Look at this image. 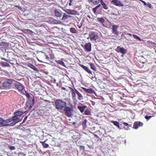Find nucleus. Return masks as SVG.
<instances>
[{
  "label": "nucleus",
  "instance_id": "obj_1",
  "mask_svg": "<svg viewBox=\"0 0 156 156\" xmlns=\"http://www.w3.org/2000/svg\"><path fill=\"white\" fill-rule=\"evenodd\" d=\"M55 105L57 109L59 110H62L66 106V103L60 99L56 100Z\"/></svg>",
  "mask_w": 156,
  "mask_h": 156
},
{
  "label": "nucleus",
  "instance_id": "obj_2",
  "mask_svg": "<svg viewBox=\"0 0 156 156\" xmlns=\"http://www.w3.org/2000/svg\"><path fill=\"white\" fill-rule=\"evenodd\" d=\"M15 82V81L11 79H8L2 83L3 87L4 89H9L12 86H13V83Z\"/></svg>",
  "mask_w": 156,
  "mask_h": 156
},
{
  "label": "nucleus",
  "instance_id": "obj_3",
  "mask_svg": "<svg viewBox=\"0 0 156 156\" xmlns=\"http://www.w3.org/2000/svg\"><path fill=\"white\" fill-rule=\"evenodd\" d=\"M12 122L9 124V126H14L20 121V118L15 115L12 117Z\"/></svg>",
  "mask_w": 156,
  "mask_h": 156
},
{
  "label": "nucleus",
  "instance_id": "obj_4",
  "mask_svg": "<svg viewBox=\"0 0 156 156\" xmlns=\"http://www.w3.org/2000/svg\"><path fill=\"white\" fill-rule=\"evenodd\" d=\"M89 36L91 41H96L97 39L99 38L98 34L94 32H90Z\"/></svg>",
  "mask_w": 156,
  "mask_h": 156
},
{
  "label": "nucleus",
  "instance_id": "obj_5",
  "mask_svg": "<svg viewBox=\"0 0 156 156\" xmlns=\"http://www.w3.org/2000/svg\"><path fill=\"white\" fill-rule=\"evenodd\" d=\"M64 109V111L65 112L66 115L68 117H71L72 115L71 111L72 109L69 107L66 106Z\"/></svg>",
  "mask_w": 156,
  "mask_h": 156
},
{
  "label": "nucleus",
  "instance_id": "obj_6",
  "mask_svg": "<svg viewBox=\"0 0 156 156\" xmlns=\"http://www.w3.org/2000/svg\"><path fill=\"white\" fill-rule=\"evenodd\" d=\"M13 87L17 89L19 91H22L23 90V87L22 85L19 82L15 81L13 83L12 86Z\"/></svg>",
  "mask_w": 156,
  "mask_h": 156
},
{
  "label": "nucleus",
  "instance_id": "obj_7",
  "mask_svg": "<svg viewBox=\"0 0 156 156\" xmlns=\"http://www.w3.org/2000/svg\"><path fill=\"white\" fill-rule=\"evenodd\" d=\"M83 48L86 51L88 52H90L91 51V44L90 42L86 43Z\"/></svg>",
  "mask_w": 156,
  "mask_h": 156
},
{
  "label": "nucleus",
  "instance_id": "obj_8",
  "mask_svg": "<svg viewBox=\"0 0 156 156\" xmlns=\"http://www.w3.org/2000/svg\"><path fill=\"white\" fill-rule=\"evenodd\" d=\"M143 125V123L140 122H136L134 123L133 128L135 129H137L139 127L142 126Z\"/></svg>",
  "mask_w": 156,
  "mask_h": 156
},
{
  "label": "nucleus",
  "instance_id": "obj_9",
  "mask_svg": "<svg viewBox=\"0 0 156 156\" xmlns=\"http://www.w3.org/2000/svg\"><path fill=\"white\" fill-rule=\"evenodd\" d=\"M111 2L117 6L122 7L123 6L121 2L118 0H112Z\"/></svg>",
  "mask_w": 156,
  "mask_h": 156
},
{
  "label": "nucleus",
  "instance_id": "obj_10",
  "mask_svg": "<svg viewBox=\"0 0 156 156\" xmlns=\"http://www.w3.org/2000/svg\"><path fill=\"white\" fill-rule=\"evenodd\" d=\"M65 12L69 14H76L78 12L74 10L67 9L64 10Z\"/></svg>",
  "mask_w": 156,
  "mask_h": 156
},
{
  "label": "nucleus",
  "instance_id": "obj_11",
  "mask_svg": "<svg viewBox=\"0 0 156 156\" xmlns=\"http://www.w3.org/2000/svg\"><path fill=\"white\" fill-rule=\"evenodd\" d=\"M5 120H4L2 118H0V126H9V124L5 123Z\"/></svg>",
  "mask_w": 156,
  "mask_h": 156
},
{
  "label": "nucleus",
  "instance_id": "obj_12",
  "mask_svg": "<svg viewBox=\"0 0 156 156\" xmlns=\"http://www.w3.org/2000/svg\"><path fill=\"white\" fill-rule=\"evenodd\" d=\"M55 16L58 17H61L63 14L62 12L59 10H55Z\"/></svg>",
  "mask_w": 156,
  "mask_h": 156
},
{
  "label": "nucleus",
  "instance_id": "obj_13",
  "mask_svg": "<svg viewBox=\"0 0 156 156\" xmlns=\"http://www.w3.org/2000/svg\"><path fill=\"white\" fill-rule=\"evenodd\" d=\"M50 21L51 23L54 24H60L61 23V21H58L53 18L50 19Z\"/></svg>",
  "mask_w": 156,
  "mask_h": 156
},
{
  "label": "nucleus",
  "instance_id": "obj_14",
  "mask_svg": "<svg viewBox=\"0 0 156 156\" xmlns=\"http://www.w3.org/2000/svg\"><path fill=\"white\" fill-rule=\"evenodd\" d=\"M118 48H119V51L122 54L125 55L127 52V50L124 49V48L122 47H118Z\"/></svg>",
  "mask_w": 156,
  "mask_h": 156
},
{
  "label": "nucleus",
  "instance_id": "obj_15",
  "mask_svg": "<svg viewBox=\"0 0 156 156\" xmlns=\"http://www.w3.org/2000/svg\"><path fill=\"white\" fill-rule=\"evenodd\" d=\"M24 113L23 112L20 111H17L14 113V115H15L18 117H19L20 118V116Z\"/></svg>",
  "mask_w": 156,
  "mask_h": 156
},
{
  "label": "nucleus",
  "instance_id": "obj_16",
  "mask_svg": "<svg viewBox=\"0 0 156 156\" xmlns=\"http://www.w3.org/2000/svg\"><path fill=\"white\" fill-rule=\"evenodd\" d=\"M75 92L76 93L78 96V100H81L83 99V97L81 94L76 89H75Z\"/></svg>",
  "mask_w": 156,
  "mask_h": 156
},
{
  "label": "nucleus",
  "instance_id": "obj_17",
  "mask_svg": "<svg viewBox=\"0 0 156 156\" xmlns=\"http://www.w3.org/2000/svg\"><path fill=\"white\" fill-rule=\"evenodd\" d=\"M47 140V139H46L44 141H40V143L42 144L44 148H47L49 146L48 144L45 143Z\"/></svg>",
  "mask_w": 156,
  "mask_h": 156
},
{
  "label": "nucleus",
  "instance_id": "obj_18",
  "mask_svg": "<svg viewBox=\"0 0 156 156\" xmlns=\"http://www.w3.org/2000/svg\"><path fill=\"white\" fill-rule=\"evenodd\" d=\"M70 91L72 92V95L73 98H74V99H76V93L75 92V88L73 89L72 88L69 87Z\"/></svg>",
  "mask_w": 156,
  "mask_h": 156
},
{
  "label": "nucleus",
  "instance_id": "obj_19",
  "mask_svg": "<svg viewBox=\"0 0 156 156\" xmlns=\"http://www.w3.org/2000/svg\"><path fill=\"white\" fill-rule=\"evenodd\" d=\"M87 106L85 105H84L83 106H77V108L81 113H83L84 112V109L87 108Z\"/></svg>",
  "mask_w": 156,
  "mask_h": 156
},
{
  "label": "nucleus",
  "instance_id": "obj_20",
  "mask_svg": "<svg viewBox=\"0 0 156 156\" xmlns=\"http://www.w3.org/2000/svg\"><path fill=\"white\" fill-rule=\"evenodd\" d=\"M81 67L86 71L87 73L90 74H92V73L90 70L87 66L83 65H81Z\"/></svg>",
  "mask_w": 156,
  "mask_h": 156
},
{
  "label": "nucleus",
  "instance_id": "obj_21",
  "mask_svg": "<svg viewBox=\"0 0 156 156\" xmlns=\"http://www.w3.org/2000/svg\"><path fill=\"white\" fill-rule=\"evenodd\" d=\"M28 66L29 67L33 69L34 71H36L37 72L39 73V70L38 69L32 64L29 63Z\"/></svg>",
  "mask_w": 156,
  "mask_h": 156
},
{
  "label": "nucleus",
  "instance_id": "obj_22",
  "mask_svg": "<svg viewBox=\"0 0 156 156\" xmlns=\"http://www.w3.org/2000/svg\"><path fill=\"white\" fill-rule=\"evenodd\" d=\"M0 64H1L2 66L3 67H10V65L8 63L3 61H1Z\"/></svg>",
  "mask_w": 156,
  "mask_h": 156
},
{
  "label": "nucleus",
  "instance_id": "obj_23",
  "mask_svg": "<svg viewBox=\"0 0 156 156\" xmlns=\"http://www.w3.org/2000/svg\"><path fill=\"white\" fill-rule=\"evenodd\" d=\"M31 101L30 103L29 104V108L30 110L31 108L33 107L34 106V103H35V99L34 98V96H33V98L31 100Z\"/></svg>",
  "mask_w": 156,
  "mask_h": 156
},
{
  "label": "nucleus",
  "instance_id": "obj_24",
  "mask_svg": "<svg viewBox=\"0 0 156 156\" xmlns=\"http://www.w3.org/2000/svg\"><path fill=\"white\" fill-rule=\"evenodd\" d=\"M8 46V44L5 42L2 41L0 42V46H1L2 48L7 47Z\"/></svg>",
  "mask_w": 156,
  "mask_h": 156
},
{
  "label": "nucleus",
  "instance_id": "obj_25",
  "mask_svg": "<svg viewBox=\"0 0 156 156\" xmlns=\"http://www.w3.org/2000/svg\"><path fill=\"white\" fill-rule=\"evenodd\" d=\"M111 122L113 123L115 126H116L119 129H121L120 126H119V123L117 121H112Z\"/></svg>",
  "mask_w": 156,
  "mask_h": 156
},
{
  "label": "nucleus",
  "instance_id": "obj_26",
  "mask_svg": "<svg viewBox=\"0 0 156 156\" xmlns=\"http://www.w3.org/2000/svg\"><path fill=\"white\" fill-rule=\"evenodd\" d=\"M141 2L144 4V5L148 7L149 8H152L151 4L149 3H146L145 1L141 0Z\"/></svg>",
  "mask_w": 156,
  "mask_h": 156
},
{
  "label": "nucleus",
  "instance_id": "obj_27",
  "mask_svg": "<svg viewBox=\"0 0 156 156\" xmlns=\"http://www.w3.org/2000/svg\"><path fill=\"white\" fill-rule=\"evenodd\" d=\"M70 16L68 15L66 13H64L63 16L61 20H66L67 19L68 17H69Z\"/></svg>",
  "mask_w": 156,
  "mask_h": 156
},
{
  "label": "nucleus",
  "instance_id": "obj_28",
  "mask_svg": "<svg viewBox=\"0 0 156 156\" xmlns=\"http://www.w3.org/2000/svg\"><path fill=\"white\" fill-rule=\"evenodd\" d=\"M118 25H112V31L114 32L117 31V29L118 28Z\"/></svg>",
  "mask_w": 156,
  "mask_h": 156
},
{
  "label": "nucleus",
  "instance_id": "obj_29",
  "mask_svg": "<svg viewBox=\"0 0 156 156\" xmlns=\"http://www.w3.org/2000/svg\"><path fill=\"white\" fill-rule=\"evenodd\" d=\"M84 114L86 115H91V112L87 108L85 109L84 112Z\"/></svg>",
  "mask_w": 156,
  "mask_h": 156
},
{
  "label": "nucleus",
  "instance_id": "obj_30",
  "mask_svg": "<svg viewBox=\"0 0 156 156\" xmlns=\"http://www.w3.org/2000/svg\"><path fill=\"white\" fill-rule=\"evenodd\" d=\"M91 68L94 70V71L97 70V68H95V66L94 64L92 63H89Z\"/></svg>",
  "mask_w": 156,
  "mask_h": 156
},
{
  "label": "nucleus",
  "instance_id": "obj_31",
  "mask_svg": "<svg viewBox=\"0 0 156 156\" xmlns=\"http://www.w3.org/2000/svg\"><path fill=\"white\" fill-rule=\"evenodd\" d=\"M97 20L98 22L103 23L105 22V20L103 18H98Z\"/></svg>",
  "mask_w": 156,
  "mask_h": 156
},
{
  "label": "nucleus",
  "instance_id": "obj_32",
  "mask_svg": "<svg viewBox=\"0 0 156 156\" xmlns=\"http://www.w3.org/2000/svg\"><path fill=\"white\" fill-rule=\"evenodd\" d=\"M87 120L86 119H84L82 123V125L83 126V128H85L87 127L86 123L87 122Z\"/></svg>",
  "mask_w": 156,
  "mask_h": 156
},
{
  "label": "nucleus",
  "instance_id": "obj_33",
  "mask_svg": "<svg viewBox=\"0 0 156 156\" xmlns=\"http://www.w3.org/2000/svg\"><path fill=\"white\" fill-rule=\"evenodd\" d=\"M56 62L57 63H58V64H60L62 65V66H63L64 67H66V66L65 65V63L62 60H57V61H56Z\"/></svg>",
  "mask_w": 156,
  "mask_h": 156
},
{
  "label": "nucleus",
  "instance_id": "obj_34",
  "mask_svg": "<svg viewBox=\"0 0 156 156\" xmlns=\"http://www.w3.org/2000/svg\"><path fill=\"white\" fill-rule=\"evenodd\" d=\"M87 93L90 94H95V91L91 88H89L88 89V91Z\"/></svg>",
  "mask_w": 156,
  "mask_h": 156
},
{
  "label": "nucleus",
  "instance_id": "obj_35",
  "mask_svg": "<svg viewBox=\"0 0 156 156\" xmlns=\"http://www.w3.org/2000/svg\"><path fill=\"white\" fill-rule=\"evenodd\" d=\"M133 36L134 38L137 40H138L140 41H141L142 40L139 37L137 36L135 34H133Z\"/></svg>",
  "mask_w": 156,
  "mask_h": 156
},
{
  "label": "nucleus",
  "instance_id": "obj_36",
  "mask_svg": "<svg viewBox=\"0 0 156 156\" xmlns=\"http://www.w3.org/2000/svg\"><path fill=\"white\" fill-rule=\"evenodd\" d=\"M33 95H32V96L30 97V98H28L27 102V104H30V103L31 101H32L31 100L33 98Z\"/></svg>",
  "mask_w": 156,
  "mask_h": 156
},
{
  "label": "nucleus",
  "instance_id": "obj_37",
  "mask_svg": "<svg viewBox=\"0 0 156 156\" xmlns=\"http://www.w3.org/2000/svg\"><path fill=\"white\" fill-rule=\"evenodd\" d=\"M70 32L73 34H75L76 33V30L75 28L73 27H72L70 29Z\"/></svg>",
  "mask_w": 156,
  "mask_h": 156
},
{
  "label": "nucleus",
  "instance_id": "obj_38",
  "mask_svg": "<svg viewBox=\"0 0 156 156\" xmlns=\"http://www.w3.org/2000/svg\"><path fill=\"white\" fill-rule=\"evenodd\" d=\"M100 0H93L92 2L94 4L97 5L98 4Z\"/></svg>",
  "mask_w": 156,
  "mask_h": 156
},
{
  "label": "nucleus",
  "instance_id": "obj_39",
  "mask_svg": "<svg viewBox=\"0 0 156 156\" xmlns=\"http://www.w3.org/2000/svg\"><path fill=\"white\" fill-rule=\"evenodd\" d=\"M5 123H9L12 121V118L7 119L5 120Z\"/></svg>",
  "mask_w": 156,
  "mask_h": 156
},
{
  "label": "nucleus",
  "instance_id": "obj_40",
  "mask_svg": "<svg viewBox=\"0 0 156 156\" xmlns=\"http://www.w3.org/2000/svg\"><path fill=\"white\" fill-rule=\"evenodd\" d=\"M102 5L104 9H108V6L105 3L102 4Z\"/></svg>",
  "mask_w": 156,
  "mask_h": 156
},
{
  "label": "nucleus",
  "instance_id": "obj_41",
  "mask_svg": "<svg viewBox=\"0 0 156 156\" xmlns=\"http://www.w3.org/2000/svg\"><path fill=\"white\" fill-rule=\"evenodd\" d=\"M9 149L10 150H12L16 149V148L15 146H10L9 147Z\"/></svg>",
  "mask_w": 156,
  "mask_h": 156
},
{
  "label": "nucleus",
  "instance_id": "obj_42",
  "mask_svg": "<svg viewBox=\"0 0 156 156\" xmlns=\"http://www.w3.org/2000/svg\"><path fill=\"white\" fill-rule=\"evenodd\" d=\"M152 116H147L146 115L145 117V118L147 120H149L151 118Z\"/></svg>",
  "mask_w": 156,
  "mask_h": 156
},
{
  "label": "nucleus",
  "instance_id": "obj_43",
  "mask_svg": "<svg viewBox=\"0 0 156 156\" xmlns=\"http://www.w3.org/2000/svg\"><path fill=\"white\" fill-rule=\"evenodd\" d=\"M46 139H45L44 137L43 136L40 137V141H44Z\"/></svg>",
  "mask_w": 156,
  "mask_h": 156
},
{
  "label": "nucleus",
  "instance_id": "obj_44",
  "mask_svg": "<svg viewBox=\"0 0 156 156\" xmlns=\"http://www.w3.org/2000/svg\"><path fill=\"white\" fill-rule=\"evenodd\" d=\"M27 32L29 34H31L33 33V31L29 29H27L26 30Z\"/></svg>",
  "mask_w": 156,
  "mask_h": 156
},
{
  "label": "nucleus",
  "instance_id": "obj_45",
  "mask_svg": "<svg viewBox=\"0 0 156 156\" xmlns=\"http://www.w3.org/2000/svg\"><path fill=\"white\" fill-rule=\"evenodd\" d=\"M25 95L28 98H30V97L32 96H30L28 93H27V92H26V94Z\"/></svg>",
  "mask_w": 156,
  "mask_h": 156
},
{
  "label": "nucleus",
  "instance_id": "obj_46",
  "mask_svg": "<svg viewBox=\"0 0 156 156\" xmlns=\"http://www.w3.org/2000/svg\"><path fill=\"white\" fill-rule=\"evenodd\" d=\"M123 124H124L125 126H130L131 127V125H129L127 123L124 122H123Z\"/></svg>",
  "mask_w": 156,
  "mask_h": 156
},
{
  "label": "nucleus",
  "instance_id": "obj_47",
  "mask_svg": "<svg viewBox=\"0 0 156 156\" xmlns=\"http://www.w3.org/2000/svg\"><path fill=\"white\" fill-rule=\"evenodd\" d=\"M80 148L81 150L83 149V150H85V147L83 146H80Z\"/></svg>",
  "mask_w": 156,
  "mask_h": 156
},
{
  "label": "nucleus",
  "instance_id": "obj_48",
  "mask_svg": "<svg viewBox=\"0 0 156 156\" xmlns=\"http://www.w3.org/2000/svg\"><path fill=\"white\" fill-rule=\"evenodd\" d=\"M27 117H28V116H26L25 117V118H24V119H23V122H22L23 123H24V122H25V121H26L27 120Z\"/></svg>",
  "mask_w": 156,
  "mask_h": 156
},
{
  "label": "nucleus",
  "instance_id": "obj_49",
  "mask_svg": "<svg viewBox=\"0 0 156 156\" xmlns=\"http://www.w3.org/2000/svg\"><path fill=\"white\" fill-rule=\"evenodd\" d=\"M82 88L86 92H87L88 89H86L84 87H82Z\"/></svg>",
  "mask_w": 156,
  "mask_h": 156
},
{
  "label": "nucleus",
  "instance_id": "obj_50",
  "mask_svg": "<svg viewBox=\"0 0 156 156\" xmlns=\"http://www.w3.org/2000/svg\"><path fill=\"white\" fill-rule=\"evenodd\" d=\"M97 9L95 8L93 9V11L94 13H96Z\"/></svg>",
  "mask_w": 156,
  "mask_h": 156
},
{
  "label": "nucleus",
  "instance_id": "obj_51",
  "mask_svg": "<svg viewBox=\"0 0 156 156\" xmlns=\"http://www.w3.org/2000/svg\"><path fill=\"white\" fill-rule=\"evenodd\" d=\"M101 5V4H99L97 6H96L95 7V8H96V9H98V8H99V7H100Z\"/></svg>",
  "mask_w": 156,
  "mask_h": 156
},
{
  "label": "nucleus",
  "instance_id": "obj_52",
  "mask_svg": "<svg viewBox=\"0 0 156 156\" xmlns=\"http://www.w3.org/2000/svg\"><path fill=\"white\" fill-rule=\"evenodd\" d=\"M100 2L101 4V5L105 3L102 0H100Z\"/></svg>",
  "mask_w": 156,
  "mask_h": 156
},
{
  "label": "nucleus",
  "instance_id": "obj_53",
  "mask_svg": "<svg viewBox=\"0 0 156 156\" xmlns=\"http://www.w3.org/2000/svg\"><path fill=\"white\" fill-rule=\"evenodd\" d=\"M115 32V34L117 35H118V34L119 33V32L117 31H115V32Z\"/></svg>",
  "mask_w": 156,
  "mask_h": 156
},
{
  "label": "nucleus",
  "instance_id": "obj_54",
  "mask_svg": "<svg viewBox=\"0 0 156 156\" xmlns=\"http://www.w3.org/2000/svg\"><path fill=\"white\" fill-rule=\"evenodd\" d=\"M2 58V59L3 60H5V61L8 62V60H7L5 58Z\"/></svg>",
  "mask_w": 156,
  "mask_h": 156
},
{
  "label": "nucleus",
  "instance_id": "obj_55",
  "mask_svg": "<svg viewBox=\"0 0 156 156\" xmlns=\"http://www.w3.org/2000/svg\"><path fill=\"white\" fill-rule=\"evenodd\" d=\"M93 0H88V1L89 3H91L92 2Z\"/></svg>",
  "mask_w": 156,
  "mask_h": 156
},
{
  "label": "nucleus",
  "instance_id": "obj_56",
  "mask_svg": "<svg viewBox=\"0 0 156 156\" xmlns=\"http://www.w3.org/2000/svg\"><path fill=\"white\" fill-rule=\"evenodd\" d=\"M126 34L129 35L130 36H132V34H130V33H127V34Z\"/></svg>",
  "mask_w": 156,
  "mask_h": 156
},
{
  "label": "nucleus",
  "instance_id": "obj_57",
  "mask_svg": "<svg viewBox=\"0 0 156 156\" xmlns=\"http://www.w3.org/2000/svg\"><path fill=\"white\" fill-rule=\"evenodd\" d=\"M54 83H55L56 82V80L55 78L54 79Z\"/></svg>",
  "mask_w": 156,
  "mask_h": 156
},
{
  "label": "nucleus",
  "instance_id": "obj_58",
  "mask_svg": "<svg viewBox=\"0 0 156 156\" xmlns=\"http://www.w3.org/2000/svg\"><path fill=\"white\" fill-rule=\"evenodd\" d=\"M62 89L63 90H65L66 88L64 87H62Z\"/></svg>",
  "mask_w": 156,
  "mask_h": 156
},
{
  "label": "nucleus",
  "instance_id": "obj_59",
  "mask_svg": "<svg viewBox=\"0 0 156 156\" xmlns=\"http://www.w3.org/2000/svg\"><path fill=\"white\" fill-rule=\"evenodd\" d=\"M81 27H82V25H80L79 26H78V27H79V28H81Z\"/></svg>",
  "mask_w": 156,
  "mask_h": 156
},
{
  "label": "nucleus",
  "instance_id": "obj_60",
  "mask_svg": "<svg viewBox=\"0 0 156 156\" xmlns=\"http://www.w3.org/2000/svg\"><path fill=\"white\" fill-rule=\"evenodd\" d=\"M94 136H95L99 138L98 136V135H96V134L94 135Z\"/></svg>",
  "mask_w": 156,
  "mask_h": 156
},
{
  "label": "nucleus",
  "instance_id": "obj_61",
  "mask_svg": "<svg viewBox=\"0 0 156 156\" xmlns=\"http://www.w3.org/2000/svg\"><path fill=\"white\" fill-rule=\"evenodd\" d=\"M76 122H73V124L74 125H75V124H76Z\"/></svg>",
  "mask_w": 156,
  "mask_h": 156
},
{
  "label": "nucleus",
  "instance_id": "obj_62",
  "mask_svg": "<svg viewBox=\"0 0 156 156\" xmlns=\"http://www.w3.org/2000/svg\"><path fill=\"white\" fill-rule=\"evenodd\" d=\"M1 83V82H0V83ZM2 89V87L0 86V89Z\"/></svg>",
  "mask_w": 156,
  "mask_h": 156
},
{
  "label": "nucleus",
  "instance_id": "obj_63",
  "mask_svg": "<svg viewBox=\"0 0 156 156\" xmlns=\"http://www.w3.org/2000/svg\"><path fill=\"white\" fill-rule=\"evenodd\" d=\"M71 5V3L70 2L69 3V5L70 6V5Z\"/></svg>",
  "mask_w": 156,
  "mask_h": 156
},
{
  "label": "nucleus",
  "instance_id": "obj_64",
  "mask_svg": "<svg viewBox=\"0 0 156 156\" xmlns=\"http://www.w3.org/2000/svg\"><path fill=\"white\" fill-rule=\"evenodd\" d=\"M87 17H88L89 18H90V16H89V15H88V16H87Z\"/></svg>",
  "mask_w": 156,
  "mask_h": 156
}]
</instances>
